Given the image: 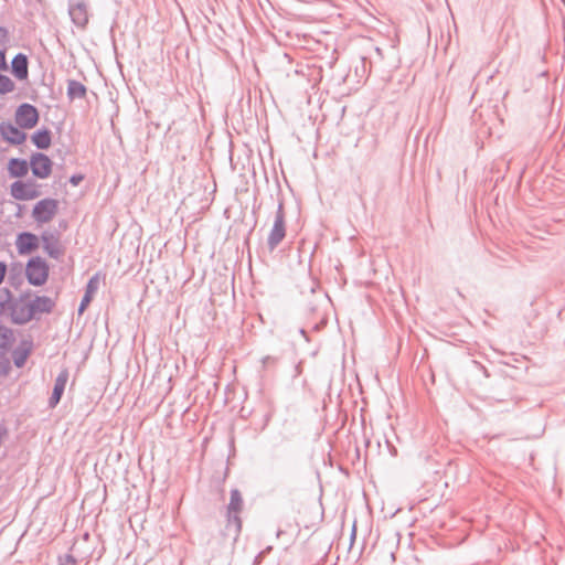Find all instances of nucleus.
I'll return each mask as SVG.
<instances>
[{"label":"nucleus","instance_id":"obj_29","mask_svg":"<svg viewBox=\"0 0 565 565\" xmlns=\"http://www.w3.org/2000/svg\"><path fill=\"white\" fill-rule=\"evenodd\" d=\"M8 36V30L3 26H0V38L6 39Z\"/></svg>","mask_w":565,"mask_h":565},{"label":"nucleus","instance_id":"obj_22","mask_svg":"<svg viewBox=\"0 0 565 565\" xmlns=\"http://www.w3.org/2000/svg\"><path fill=\"white\" fill-rule=\"evenodd\" d=\"M14 88V82L9 76L0 74V94L11 93Z\"/></svg>","mask_w":565,"mask_h":565},{"label":"nucleus","instance_id":"obj_20","mask_svg":"<svg viewBox=\"0 0 565 565\" xmlns=\"http://www.w3.org/2000/svg\"><path fill=\"white\" fill-rule=\"evenodd\" d=\"M67 96L70 99L84 98L86 96V87L81 82L71 79L67 83Z\"/></svg>","mask_w":565,"mask_h":565},{"label":"nucleus","instance_id":"obj_16","mask_svg":"<svg viewBox=\"0 0 565 565\" xmlns=\"http://www.w3.org/2000/svg\"><path fill=\"white\" fill-rule=\"evenodd\" d=\"M99 288V277L98 275H94L86 285L85 295L81 300L78 312L83 313L88 303L92 301L93 295Z\"/></svg>","mask_w":565,"mask_h":565},{"label":"nucleus","instance_id":"obj_12","mask_svg":"<svg viewBox=\"0 0 565 565\" xmlns=\"http://www.w3.org/2000/svg\"><path fill=\"white\" fill-rule=\"evenodd\" d=\"M15 245L19 254L25 255L39 247V238L32 233L23 232L18 235Z\"/></svg>","mask_w":565,"mask_h":565},{"label":"nucleus","instance_id":"obj_24","mask_svg":"<svg viewBox=\"0 0 565 565\" xmlns=\"http://www.w3.org/2000/svg\"><path fill=\"white\" fill-rule=\"evenodd\" d=\"M276 362H277V359L274 356H270V355L264 356L262 359V364H263L264 369L274 366L276 364Z\"/></svg>","mask_w":565,"mask_h":565},{"label":"nucleus","instance_id":"obj_10","mask_svg":"<svg viewBox=\"0 0 565 565\" xmlns=\"http://www.w3.org/2000/svg\"><path fill=\"white\" fill-rule=\"evenodd\" d=\"M0 135L6 141L12 145H21L26 139L25 132H23L20 127H15L11 122L0 124Z\"/></svg>","mask_w":565,"mask_h":565},{"label":"nucleus","instance_id":"obj_1","mask_svg":"<svg viewBox=\"0 0 565 565\" xmlns=\"http://www.w3.org/2000/svg\"><path fill=\"white\" fill-rule=\"evenodd\" d=\"M25 276L29 284L33 286H42L49 277V266L41 257L31 258L25 267Z\"/></svg>","mask_w":565,"mask_h":565},{"label":"nucleus","instance_id":"obj_23","mask_svg":"<svg viewBox=\"0 0 565 565\" xmlns=\"http://www.w3.org/2000/svg\"><path fill=\"white\" fill-rule=\"evenodd\" d=\"M28 355H29V352L28 351H23V352H18L15 351L13 353V362H14V365L17 367H22L24 366L25 362H26V359H28Z\"/></svg>","mask_w":565,"mask_h":565},{"label":"nucleus","instance_id":"obj_4","mask_svg":"<svg viewBox=\"0 0 565 565\" xmlns=\"http://www.w3.org/2000/svg\"><path fill=\"white\" fill-rule=\"evenodd\" d=\"M30 307V301L26 296H21L18 299H13L10 312L11 321L15 324H25L30 322L33 319Z\"/></svg>","mask_w":565,"mask_h":565},{"label":"nucleus","instance_id":"obj_2","mask_svg":"<svg viewBox=\"0 0 565 565\" xmlns=\"http://www.w3.org/2000/svg\"><path fill=\"white\" fill-rule=\"evenodd\" d=\"M243 508V498L237 489L231 491V499L227 505V530H232L235 535H238L241 531V518L239 512Z\"/></svg>","mask_w":565,"mask_h":565},{"label":"nucleus","instance_id":"obj_3","mask_svg":"<svg viewBox=\"0 0 565 565\" xmlns=\"http://www.w3.org/2000/svg\"><path fill=\"white\" fill-rule=\"evenodd\" d=\"M286 236V220L282 203L278 204L277 212L273 227L268 234L267 245L270 250H274Z\"/></svg>","mask_w":565,"mask_h":565},{"label":"nucleus","instance_id":"obj_8","mask_svg":"<svg viewBox=\"0 0 565 565\" xmlns=\"http://www.w3.org/2000/svg\"><path fill=\"white\" fill-rule=\"evenodd\" d=\"M39 121L38 109L28 103L20 105L15 110V122L22 129H31Z\"/></svg>","mask_w":565,"mask_h":565},{"label":"nucleus","instance_id":"obj_25","mask_svg":"<svg viewBox=\"0 0 565 565\" xmlns=\"http://www.w3.org/2000/svg\"><path fill=\"white\" fill-rule=\"evenodd\" d=\"M84 177L82 174H74L70 178V182L73 185H78L83 181Z\"/></svg>","mask_w":565,"mask_h":565},{"label":"nucleus","instance_id":"obj_7","mask_svg":"<svg viewBox=\"0 0 565 565\" xmlns=\"http://www.w3.org/2000/svg\"><path fill=\"white\" fill-rule=\"evenodd\" d=\"M10 193L15 200L28 201L41 195L35 181H15L10 186Z\"/></svg>","mask_w":565,"mask_h":565},{"label":"nucleus","instance_id":"obj_5","mask_svg":"<svg viewBox=\"0 0 565 565\" xmlns=\"http://www.w3.org/2000/svg\"><path fill=\"white\" fill-rule=\"evenodd\" d=\"M58 203L54 199L39 201L32 211V217L36 223H49L57 213Z\"/></svg>","mask_w":565,"mask_h":565},{"label":"nucleus","instance_id":"obj_11","mask_svg":"<svg viewBox=\"0 0 565 565\" xmlns=\"http://www.w3.org/2000/svg\"><path fill=\"white\" fill-rule=\"evenodd\" d=\"M68 377H70V372L67 369H63L56 376L53 392L49 399V406L51 408H54L60 403L61 397L65 391Z\"/></svg>","mask_w":565,"mask_h":565},{"label":"nucleus","instance_id":"obj_21","mask_svg":"<svg viewBox=\"0 0 565 565\" xmlns=\"http://www.w3.org/2000/svg\"><path fill=\"white\" fill-rule=\"evenodd\" d=\"M13 302L12 295L9 289L0 291V316L10 317L11 303Z\"/></svg>","mask_w":565,"mask_h":565},{"label":"nucleus","instance_id":"obj_30","mask_svg":"<svg viewBox=\"0 0 565 565\" xmlns=\"http://www.w3.org/2000/svg\"><path fill=\"white\" fill-rule=\"evenodd\" d=\"M281 533H282V531H281V530H278V531H277V536H279Z\"/></svg>","mask_w":565,"mask_h":565},{"label":"nucleus","instance_id":"obj_19","mask_svg":"<svg viewBox=\"0 0 565 565\" xmlns=\"http://www.w3.org/2000/svg\"><path fill=\"white\" fill-rule=\"evenodd\" d=\"M32 142L39 149H47L51 146V131L49 129L38 130L32 136Z\"/></svg>","mask_w":565,"mask_h":565},{"label":"nucleus","instance_id":"obj_13","mask_svg":"<svg viewBox=\"0 0 565 565\" xmlns=\"http://www.w3.org/2000/svg\"><path fill=\"white\" fill-rule=\"evenodd\" d=\"M42 246L45 253L54 258L58 259L62 255V250L60 248V243L57 236H55L53 233L44 232L41 236Z\"/></svg>","mask_w":565,"mask_h":565},{"label":"nucleus","instance_id":"obj_17","mask_svg":"<svg viewBox=\"0 0 565 565\" xmlns=\"http://www.w3.org/2000/svg\"><path fill=\"white\" fill-rule=\"evenodd\" d=\"M9 174L13 178H22L29 171V164L23 159L13 158L8 163Z\"/></svg>","mask_w":565,"mask_h":565},{"label":"nucleus","instance_id":"obj_9","mask_svg":"<svg viewBox=\"0 0 565 565\" xmlns=\"http://www.w3.org/2000/svg\"><path fill=\"white\" fill-rule=\"evenodd\" d=\"M29 167L31 168L33 175L40 179H45L51 174L52 161L46 154L36 152L32 154Z\"/></svg>","mask_w":565,"mask_h":565},{"label":"nucleus","instance_id":"obj_15","mask_svg":"<svg viewBox=\"0 0 565 565\" xmlns=\"http://www.w3.org/2000/svg\"><path fill=\"white\" fill-rule=\"evenodd\" d=\"M11 72L20 81L29 76V61L25 54L18 53L11 61Z\"/></svg>","mask_w":565,"mask_h":565},{"label":"nucleus","instance_id":"obj_27","mask_svg":"<svg viewBox=\"0 0 565 565\" xmlns=\"http://www.w3.org/2000/svg\"><path fill=\"white\" fill-rule=\"evenodd\" d=\"M7 68L6 55L4 52L0 51V70Z\"/></svg>","mask_w":565,"mask_h":565},{"label":"nucleus","instance_id":"obj_6","mask_svg":"<svg viewBox=\"0 0 565 565\" xmlns=\"http://www.w3.org/2000/svg\"><path fill=\"white\" fill-rule=\"evenodd\" d=\"M68 14L72 22L84 30L89 21L88 3L85 0H70Z\"/></svg>","mask_w":565,"mask_h":565},{"label":"nucleus","instance_id":"obj_18","mask_svg":"<svg viewBox=\"0 0 565 565\" xmlns=\"http://www.w3.org/2000/svg\"><path fill=\"white\" fill-rule=\"evenodd\" d=\"M14 341L13 331L0 324V355L4 354Z\"/></svg>","mask_w":565,"mask_h":565},{"label":"nucleus","instance_id":"obj_26","mask_svg":"<svg viewBox=\"0 0 565 565\" xmlns=\"http://www.w3.org/2000/svg\"><path fill=\"white\" fill-rule=\"evenodd\" d=\"M7 273V266L4 263L0 262V284L2 282Z\"/></svg>","mask_w":565,"mask_h":565},{"label":"nucleus","instance_id":"obj_28","mask_svg":"<svg viewBox=\"0 0 565 565\" xmlns=\"http://www.w3.org/2000/svg\"><path fill=\"white\" fill-rule=\"evenodd\" d=\"M75 564H76V559L74 558V556L67 554L65 556V563L63 565H75Z\"/></svg>","mask_w":565,"mask_h":565},{"label":"nucleus","instance_id":"obj_14","mask_svg":"<svg viewBox=\"0 0 565 565\" xmlns=\"http://www.w3.org/2000/svg\"><path fill=\"white\" fill-rule=\"evenodd\" d=\"M29 301L33 318L40 313H50L55 306L54 300L47 296H35Z\"/></svg>","mask_w":565,"mask_h":565}]
</instances>
